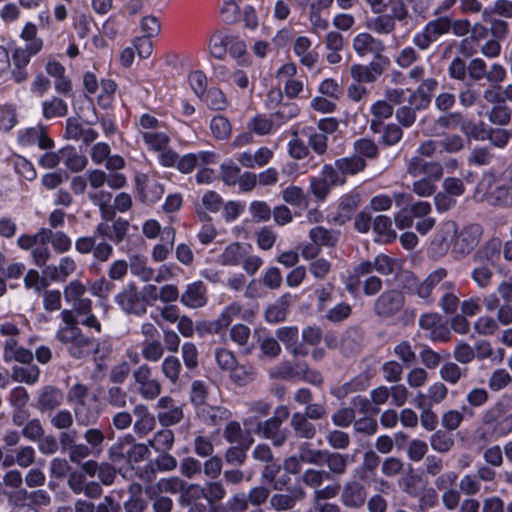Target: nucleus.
<instances>
[{
	"mask_svg": "<svg viewBox=\"0 0 512 512\" xmlns=\"http://www.w3.org/2000/svg\"><path fill=\"white\" fill-rule=\"evenodd\" d=\"M367 27L377 34L387 35L394 32L396 21L389 14H381L371 19L367 23Z\"/></svg>",
	"mask_w": 512,
	"mask_h": 512,
	"instance_id": "49530a36",
	"label": "nucleus"
},
{
	"mask_svg": "<svg viewBox=\"0 0 512 512\" xmlns=\"http://www.w3.org/2000/svg\"><path fill=\"white\" fill-rule=\"evenodd\" d=\"M282 412L281 416H273L269 419L257 423V431L264 438L272 441L274 446L280 447L287 440V431L281 429L282 422L289 416V411L285 406L277 408L276 412Z\"/></svg>",
	"mask_w": 512,
	"mask_h": 512,
	"instance_id": "6e6552de",
	"label": "nucleus"
},
{
	"mask_svg": "<svg viewBox=\"0 0 512 512\" xmlns=\"http://www.w3.org/2000/svg\"><path fill=\"white\" fill-rule=\"evenodd\" d=\"M467 369L461 368L457 363L447 361L439 369L440 378L450 384L456 385L459 381L466 377Z\"/></svg>",
	"mask_w": 512,
	"mask_h": 512,
	"instance_id": "ea45409f",
	"label": "nucleus"
},
{
	"mask_svg": "<svg viewBox=\"0 0 512 512\" xmlns=\"http://www.w3.org/2000/svg\"><path fill=\"white\" fill-rule=\"evenodd\" d=\"M404 295L395 289L383 292L374 302L373 311L381 318H391L404 306Z\"/></svg>",
	"mask_w": 512,
	"mask_h": 512,
	"instance_id": "f8f14e48",
	"label": "nucleus"
},
{
	"mask_svg": "<svg viewBox=\"0 0 512 512\" xmlns=\"http://www.w3.org/2000/svg\"><path fill=\"white\" fill-rule=\"evenodd\" d=\"M60 158L65 166L72 172H80L87 166L86 156L79 154L74 147L66 146L60 149Z\"/></svg>",
	"mask_w": 512,
	"mask_h": 512,
	"instance_id": "72a5a7b5",
	"label": "nucleus"
},
{
	"mask_svg": "<svg viewBox=\"0 0 512 512\" xmlns=\"http://www.w3.org/2000/svg\"><path fill=\"white\" fill-rule=\"evenodd\" d=\"M133 379L138 385L139 394L143 399L154 400L161 394V383L153 377L152 369L148 364L139 365L133 371Z\"/></svg>",
	"mask_w": 512,
	"mask_h": 512,
	"instance_id": "1a4fd4ad",
	"label": "nucleus"
},
{
	"mask_svg": "<svg viewBox=\"0 0 512 512\" xmlns=\"http://www.w3.org/2000/svg\"><path fill=\"white\" fill-rule=\"evenodd\" d=\"M104 400L113 408L124 409L128 406L132 398L120 385H111L104 394Z\"/></svg>",
	"mask_w": 512,
	"mask_h": 512,
	"instance_id": "c9c22d12",
	"label": "nucleus"
},
{
	"mask_svg": "<svg viewBox=\"0 0 512 512\" xmlns=\"http://www.w3.org/2000/svg\"><path fill=\"white\" fill-rule=\"evenodd\" d=\"M247 248L239 242L229 244L220 256V262L225 266H237L245 257Z\"/></svg>",
	"mask_w": 512,
	"mask_h": 512,
	"instance_id": "a19ab883",
	"label": "nucleus"
},
{
	"mask_svg": "<svg viewBox=\"0 0 512 512\" xmlns=\"http://www.w3.org/2000/svg\"><path fill=\"white\" fill-rule=\"evenodd\" d=\"M290 427L299 439L312 440L317 434V428L312 420L305 417L302 412H295L290 419Z\"/></svg>",
	"mask_w": 512,
	"mask_h": 512,
	"instance_id": "a878e982",
	"label": "nucleus"
},
{
	"mask_svg": "<svg viewBox=\"0 0 512 512\" xmlns=\"http://www.w3.org/2000/svg\"><path fill=\"white\" fill-rule=\"evenodd\" d=\"M257 376L256 368L250 364H239L229 372L230 380L239 387H244L252 383Z\"/></svg>",
	"mask_w": 512,
	"mask_h": 512,
	"instance_id": "2f4dec72",
	"label": "nucleus"
},
{
	"mask_svg": "<svg viewBox=\"0 0 512 512\" xmlns=\"http://www.w3.org/2000/svg\"><path fill=\"white\" fill-rule=\"evenodd\" d=\"M248 413L250 414L245 420V425L254 424L259 418L267 416L272 408V404L266 400H254L247 403Z\"/></svg>",
	"mask_w": 512,
	"mask_h": 512,
	"instance_id": "09e8293b",
	"label": "nucleus"
},
{
	"mask_svg": "<svg viewBox=\"0 0 512 512\" xmlns=\"http://www.w3.org/2000/svg\"><path fill=\"white\" fill-rule=\"evenodd\" d=\"M483 236V228L479 224H469L456 232L454 237L452 254L455 258H464L470 254L480 243Z\"/></svg>",
	"mask_w": 512,
	"mask_h": 512,
	"instance_id": "423d86ee",
	"label": "nucleus"
},
{
	"mask_svg": "<svg viewBox=\"0 0 512 512\" xmlns=\"http://www.w3.org/2000/svg\"><path fill=\"white\" fill-rule=\"evenodd\" d=\"M38 29L34 23L28 22L23 27L20 37L27 42V48L31 49L32 52H40L43 47V40L37 37Z\"/></svg>",
	"mask_w": 512,
	"mask_h": 512,
	"instance_id": "864d4df0",
	"label": "nucleus"
},
{
	"mask_svg": "<svg viewBox=\"0 0 512 512\" xmlns=\"http://www.w3.org/2000/svg\"><path fill=\"white\" fill-rule=\"evenodd\" d=\"M134 437L132 435H126L118 438L116 442H114L108 449V458L111 463H120L122 461H127L128 450H126L127 445L133 443Z\"/></svg>",
	"mask_w": 512,
	"mask_h": 512,
	"instance_id": "79ce46f5",
	"label": "nucleus"
},
{
	"mask_svg": "<svg viewBox=\"0 0 512 512\" xmlns=\"http://www.w3.org/2000/svg\"><path fill=\"white\" fill-rule=\"evenodd\" d=\"M180 302L192 309L205 306L207 303V290L204 283L198 280L186 285L185 291L180 296Z\"/></svg>",
	"mask_w": 512,
	"mask_h": 512,
	"instance_id": "4be33fe9",
	"label": "nucleus"
},
{
	"mask_svg": "<svg viewBox=\"0 0 512 512\" xmlns=\"http://www.w3.org/2000/svg\"><path fill=\"white\" fill-rule=\"evenodd\" d=\"M306 496L307 493L301 486L290 487L285 493H274L270 496L269 509L274 512L290 511Z\"/></svg>",
	"mask_w": 512,
	"mask_h": 512,
	"instance_id": "ddd939ff",
	"label": "nucleus"
},
{
	"mask_svg": "<svg viewBox=\"0 0 512 512\" xmlns=\"http://www.w3.org/2000/svg\"><path fill=\"white\" fill-rule=\"evenodd\" d=\"M457 232V225L453 221H446L442 223L436 234L434 235L430 246L429 253L433 258H442L444 257L450 248V245L453 246L454 237Z\"/></svg>",
	"mask_w": 512,
	"mask_h": 512,
	"instance_id": "9b49d317",
	"label": "nucleus"
},
{
	"mask_svg": "<svg viewBox=\"0 0 512 512\" xmlns=\"http://www.w3.org/2000/svg\"><path fill=\"white\" fill-rule=\"evenodd\" d=\"M441 289L444 291L441 299L440 306L446 314H453L457 311L459 306V298L454 293L455 284L451 281H445L441 284Z\"/></svg>",
	"mask_w": 512,
	"mask_h": 512,
	"instance_id": "58836bf2",
	"label": "nucleus"
},
{
	"mask_svg": "<svg viewBox=\"0 0 512 512\" xmlns=\"http://www.w3.org/2000/svg\"><path fill=\"white\" fill-rule=\"evenodd\" d=\"M406 172L413 178L421 175L429 176V178H442L443 166L439 162L427 161L424 157L416 154L406 160Z\"/></svg>",
	"mask_w": 512,
	"mask_h": 512,
	"instance_id": "2eb2a0df",
	"label": "nucleus"
},
{
	"mask_svg": "<svg viewBox=\"0 0 512 512\" xmlns=\"http://www.w3.org/2000/svg\"><path fill=\"white\" fill-rule=\"evenodd\" d=\"M431 448L441 454L448 453L455 444L454 437L447 430H437L429 438Z\"/></svg>",
	"mask_w": 512,
	"mask_h": 512,
	"instance_id": "37998d69",
	"label": "nucleus"
},
{
	"mask_svg": "<svg viewBox=\"0 0 512 512\" xmlns=\"http://www.w3.org/2000/svg\"><path fill=\"white\" fill-rule=\"evenodd\" d=\"M291 295L284 294L279 300L270 305L265 311V319L270 323L282 322L286 318L287 309L290 305Z\"/></svg>",
	"mask_w": 512,
	"mask_h": 512,
	"instance_id": "e433bc0d",
	"label": "nucleus"
},
{
	"mask_svg": "<svg viewBox=\"0 0 512 512\" xmlns=\"http://www.w3.org/2000/svg\"><path fill=\"white\" fill-rule=\"evenodd\" d=\"M43 116L46 119L64 117L68 112L67 104L60 98L53 97L42 104Z\"/></svg>",
	"mask_w": 512,
	"mask_h": 512,
	"instance_id": "13d9d810",
	"label": "nucleus"
},
{
	"mask_svg": "<svg viewBox=\"0 0 512 512\" xmlns=\"http://www.w3.org/2000/svg\"><path fill=\"white\" fill-rule=\"evenodd\" d=\"M352 48L355 53L364 57L368 54L374 56V59L383 60L388 59L383 56V52L385 50V45L382 40L375 38L370 33L361 32L353 37L352 40Z\"/></svg>",
	"mask_w": 512,
	"mask_h": 512,
	"instance_id": "4468645a",
	"label": "nucleus"
},
{
	"mask_svg": "<svg viewBox=\"0 0 512 512\" xmlns=\"http://www.w3.org/2000/svg\"><path fill=\"white\" fill-rule=\"evenodd\" d=\"M175 242V230L166 227L161 232V243L156 244L152 250V259L155 262L165 261L173 250Z\"/></svg>",
	"mask_w": 512,
	"mask_h": 512,
	"instance_id": "cd10ccee",
	"label": "nucleus"
},
{
	"mask_svg": "<svg viewBox=\"0 0 512 512\" xmlns=\"http://www.w3.org/2000/svg\"><path fill=\"white\" fill-rule=\"evenodd\" d=\"M301 481L306 486L316 490L321 487L324 481H331L330 473H326V470L323 469L309 468L302 473Z\"/></svg>",
	"mask_w": 512,
	"mask_h": 512,
	"instance_id": "3c124183",
	"label": "nucleus"
},
{
	"mask_svg": "<svg viewBox=\"0 0 512 512\" xmlns=\"http://www.w3.org/2000/svg\"><path fill=\"white\" fill-rule=\"evenodd\" d=\"M165 348L160 340H146L142 344V357L149 362H158L164 355Z\"/></svg>",
	"mask_w": 512,
	"mask_h": 512,
	"instance_id": "6e6d98bb",
	"label": "nucleus"
},
{
	"mask_svg": "<svg viewBox=\"0 0 512 512\" xmlns=\"http://www.w3.org/2000/svg\"><path fill=\"white\" fill-rule=\"evenodd\" d=\"M38 53L32 52L27 47H18L13 51L12 62L14 68L11 70V75L15 82L21 83L28 78L26 66L29 64L31 57Z\"/></svg>",
	"mask_w": 512,
	"mask_h": 512,
	"instance_id": "5701e85b",
	"label": "nucleus"
},
{
	"mask_svg": "<svg viewBox=\"0 0 512 512\" xmlns=\"http://www.w3.org/2000/svg\"><path fill=\"white\" fill-rule=\"evenodd\" d=\"M254 439L249 437L244 444H237L227 449L225 453V461L234 466H241L245 463L247 458V450L252 445Z\"/></svg>",
	"mask_w": 512,
	"mask_h": 512,
	"instance_id": "a18cd8bd",
	"label": "nucleus"
},
{
	"mask_svg": "<svg viewBox=\"0 0 512 512\" xmlns=\"http://www.w3.org/2000/svg\"><path fill=\"white\" fill-rule=\"evenodd\" d=\"M84 443L78 442L76 430L64 431L59 434L60 449L67 454L73 464H81V461L89 457H99L104 451L105 434L100 428L90 427L83 433Z\"/></svg>",
	"mask_w": 512,
	"mask_h": 512,
	"instance_id": "f03ea898",
	"label": "nucleus"
},
{
	"mask_svg": "<svg viewBox=\"0 0 512 512\" xmlns=\"http://www.w3.org/2000/svg\"><path fill=\"white\" fill-rule=\"evenodd\" d=\"M74 415L79 426L89 427L98 422L99 413L89 407L86 403L74 406Z\"/></svg>",
	"mask_w": 512,
	"mask_h": 512,
	"instance_id": "8fccbe9b",
	"label": "nucleus"
},
{
	"mask_svg": "<svg viewBox=\"0 0 512 512\" xmlns=\"http://www.w3.org/2000/svg\"><path fill=\"white\" fill-rule=\"evenodd\" d=\"M366 167L364 158L358 155L336 159L334 164H326L321 174L328 178L333 185H344L347 176H354Z\"/></svg>",
	"mask_w": 512,
	"mask_h": 512,
	"instance_id": "7ed1b4c3",
	"label": "nucleus"
},
{
	"mask_svg": "<svg viewBox=\"0 0 512 512\" xmlns=\"http://www.w3.org/2000/svg\"><path fill=\"white\" fill-rule=\"evenodd\" d=\"M132 413L134 416L133 431L136 436L143 438L155 429L156 418L146 405L141 403L135 405Z\"/></svg>",
	"mask_w": 512,
	"mask_h": 512,
	"instance_id": "6ab92c4d",
	"label": "nucleus"
},
{
	"mask_svg": "<svg viewBox=\"0 0 512 512\" xmlns=\"http://www.w3.org/2000/svg\"><path fill=\"white\" fill-rule=\"evenodd\" d=\"M56 338L66 346L67 352L74 359H82L92 352H98V343L93 338L85 335L81 329L67 330L61 335H56Z\"/></svg>",
	"mask_w": 512,
	"mask_h": 512,
	"instance_id": "20e7f679",
	"label": "nucleus"
},
{
	"mask_svg": "<svg viewBox=\"0 0 512 512\" xmlns=\"http://www.w3.org/2000/svg\"><path fill=\"white\" fill-rule=\"evenodd\" d=\"M324 463L328 467L326 473H330V479L333 480L335 476L339 477L346 473L349 464V456L327 450Z\"/></svg>",
	"mask_w": 512,
	"mask_h": 512,
	"instance_id": "7c9ffc66",
	"label": "nucleus"
},
{
	"mask_svg": "<svg viewBox=\"0 0 512 512\" xmlns=\"http://www.w3.org/2000/svg\"><path fill=\"white\" fill-rule=\"evenodd\" d=\"M135 182L136 189L143 202L153 203L164 193L162 184L155 177H149L146 174H137L135 176Z\"/></svg>",
	"mask_w": 512,
	"mask_h": 512,
	"instance_id": "a211bd4d",
	"label": "nucleus"
},
{
	"mask_svg": "<svg viewBox=\"0 0 512 512\" xmlns=\"http://www.w3.org/2000/svg\"><path fill=\"white\" fill-rule=\"evenodd\" d=\"M483 20L490 23V32L497 40L506 38L509 33V25L506 21L493 18L490 16V11L485 8L482 12Z\"/></svg>",
	"mask_w": 512,
	"mask_h": 512,
	"instance_id": "4d7b16f0",
	"label": "nucleus"
},
{
	"mask_svg": "<svg viewBox=\"0 0 512 512\" xmlns=\"http://www.w3.org/2000/svg\"><path fill=\"white\" fill-rule=\"evenodd\" d=\"M461 132L467 139L484 140L487 136V131L483 123H476L464 117Z\"/></svg>",
	"mask_w": 512,
	"mask_h": 512,
	"instance_id": "0e129e2a",
	"label": "nucleus"
},
{
	"mask_svg": "<svg viewBox=\"0 0 512 512\" xmlns=\"http://www.w3.org/2000/svg\"><path fill=\"white\" fill-rule=\"evenodd\" d=\"M229 44V35L215 32L209 43L210 54L217 59H224Z\"/></svg>",
	"mask_w": 512,
	"mask_h": 512,
	"instance_id": "bf43d9fd",
	"label": "nucleus"
},
{
	"mask_svg": "<svg viewBox=\"0 0 512 512\" xmlns=\"http://www.w3.org/2000/svg\"><path fill=\"white\" fill-rule=\"evenodd\" d=\"M332 186L334 185L331 181L323 175L322 177H312L309 183L310 192L319 201L326 199Z\"/></svg>",
	"mask_w": 512,
	"mask_h": 512,
	"instance_id": "052dcab7",
	"label": "nucleus"
},
{
	"mask_svg": "<svg viewBox=\"0 0 512 512\" xmlns=\"http://www.w3.org/2000/svg\"><path fill=\"white\" fill-rule=\"evenodd\" d=\"M142 137L148 147L154 151H162L168 147L169 136L159 131H142Z\"/></svg>",
	"mask_w": 512,
	"mask_h": 512,
	"instance_id": "5fc2aeb1",
	"label": "nucleus"
},
{
	"mask_svg": "<svg viewBox=\"0 0 512 512\" xmlns=\"http://www.w3.org/2000/svg\"><path fill=\"white\" fill-rule=\"evenodd\" d=\"M129 229V222L117 218L111 225L100 222L96 225L93 235L83 236L75 241V249L80 254H93L100 263L107 262L113 254V245L124 241Z\"/></svg>",
	"mask_w": 512,
	"mask_h": 512,
	"instance_id": "f257e3e1",
	"label": "nucleus"
},
{
	"mask_svg": "<svg viewBox=\"0 0 512 512\" xmlns=\"http://www.w3.org/2000/svg\"><path fill=\"white\" fill-rule=\"evenodd\" d=\"M491 182V176L484 177L475 189L474 198L477 201L485 200L493 206H512V185L498 184L488 192Z\"/></svg>",
	"mask_w": 512,
	"mask_h": 512,
	"instance_id": "39448f33",
	"label": "nucleus"
},
{
	"mask_svg": "<svg viewBox=\"0 0 512 512\" xmlns=\"http://www.w3.org/2000/svg\"><path fill=\"white\" fill-rule=\"evenodd\" d=\"M311 41L308 37L300 36L294 42V53L299 58L302 65L312 68L318 61V54L310 51Z\"/></svg>",
	"mask_w": 512,
	"mask_h": 512,
	"instance_id": "c756f323",
	"label": "nucleus"
},
{
	"mask_svg": "<svg viewBox=\"0 0 512 512\" xmlns=\"http://www.w3.org/2000/svg\"><path fill=\"white\" fill-rule=\"evenodd\" d=\"M373 271L372 261H363L359 263L355 266L353 272L348 277L347 289L351 292L355 291L360 283V278L371 274Z\"/></svg>",
	"mask_w": 512,
	"mask_h": 512,
	"instance_id": "680f3d73",
	"label": "nucleus"
},
{
	"mask_svg": "<svg viewBox=\"0 0 512 512\" xmlns=\"http://www.w3.org/2000/svg\"><path fill=\"white\" fill-rule=\"evenodd\" d=\"M64 394L56 386L45 385L37 393L35 407L42 413L51 412L60 407Z\"/></svg>",
	"mask_w": 512,
	"mask_h": 512,
	"instance_id": "f3484780",
	"label": "nucleus"
},
{
	"mask_svg": "<svg viewBox=\"0 0 512 512\" xmlns=\"http://www.w3.org/2000/svg\"><path fill=\"white\" fill-rule=\"evenodd\" d=\"M281 194L283 201L292 206L304 208L308 207V197L305 194L304 190L299 186H288L281 192Z\"/></svg>",
	"mask_w": 512,
	"mask_h": 512,
	"instance_id": "de8ad7c7",
	"label": "nucleus"
},
{
	"mask_svg": "<svg viewBox=\"0 0 512 512\" xmlns=\"http://www.w3.org/2000/svg\"><path fill=\"white\" fill-rule=\"evenodd\" d=\"M438 87V81L434 78L423 79L418 88L410 95L409 102H416L417 109H425L429 106L432 93Z\"/></svg>",
	"mask_w": 512,
	"mask_h": 512,
	"instance_id": "393cba45",
	"label": "nucleus"
},
{
	"mask_svg": "<svg viewBox=\"0 0 512 512\" xmlns=\"http://www.w3.org/2000/svg\"><path fill=\"white\" fill-rule=\"evenodd\" d=\"M19 142L25 146L37 144L41 149H49L54 144L43 125L26 129L19 136Z\"/></svg>",
	"mask_w": 512,
	"mask_h": 512,
	"instance_id": "b1692460",
	"label": "nucleus"
},
{
	"mask_svg": "<svg viewBox=\"0 0 512 512\" xmlns=\"http://www.w3.org/2000/svg\"><path fill=\"white\" fill-rule=\"evenodd\" d=\"M388 59H374L367 65L353 64L350 73L355 82L373 83L384 73Z\"/></svg>",
	"mask_w": 512,
	"mask_h": 512,
	"instance_id": "dca6fc26",
	"label": "nucleus"
},
{
	"mask_svg": "<svg viewBox=\"0 0 512 512\" xmlns=\"http://www.w3.org/2000/svg\"><path fill=\"white\" fill-rule=\"evenodd\" d=\"M447 33H449L448 17H439L427 22L423 30L414 35L413 43L420 50H426L430 47L431 43L437 41L439 37Z\"/></svg>",
	"mask_w": 512,
	"mask_h": 512,
	"instance_id": "9d476101",
	"label": "nucleus"
},
{
	"mask_svg": "<svg viewBox=\"0 0 512 512\" xmlns=\"http://www.w3.org/2000/svg\"><path fill=\"white\" fill-rule=\"evenodd\" d=\"M340 237V232L334 229H326L322 226H317L309 231V238L312 242L321 246L333 247L337 244Z\"/></svg>",
	"mask_w": 512,
	"mask_h": 512,
	"instance_id": "f704fd0d",
	"label": "nucleus"
},
{
	"mask_svg": "<svg viewBox=\"0 0 512 512\" xmlns=\"http://www.w3.org/2000/svg\"><path fill=\"white\" fill-rule=\"evenodd\" d=\"M366 498L365 487L357 481H349L343 486L340 501L347 508L358 509L364 505Z\"/></svg>",
	"mask_w": 512,
	"mask_h": 512,
	"instance_id": "412c9836",
	"label": "nucleus"
},
{
	"mask_svg": "<svg viewBox=\"0 0 512 512\" xmlns=\"http://www.w3.org/2000/svg\"><path fill=\"white\" fill-rule=\"evenodd\" d=\"M268 375L270 379L273 380H286L291 381L300 376L299 369H297L296 364H293L291 361L284 360L279 364L271 367L268 370Z\"/></svg>",
	"mask_w": 512,
	"mask_h": 512,
	"instance_id": "4c0bfd02",
	"label": "nucleus"
},
{
	"mask_svg": "<svg viewBox=\"0 0 512 512\" xmlns=\"http://www.w3.org/2000/svg\"><path fill=\"white\" fill-rule=\"evenodd\" d=\"M40 376V369L36 365L29 367L15 366L12 368V379L29 385L35 384Z\"/></svg>",
	"mask_w": 512,
	"mask_h": 512,
	"instance_id": "603ef678",
	"label": "nucleus"
},
{
	"mask_svg": "<svg viewBox=\"0 0 512 512\" xmlns=\"http://www.w3.org/2000/svg\"><path fill=\"white\" fill-rule=\"evenodd\" d=\"M181 371L182 364L176 356L168 355L163 359L161 372L171 384L175 385L179 382Z\"/></svg>",
	"mask_w": 512,
	"mask_h": 512,
	"instance_id": "c03bdc74",
	"label": "nucleus"
},
{
	"mask_svg": "<svg viewBox=\"0 0 512 512\" xmlns=\"http://www.w3.org/2000/svg\"><path fill=\"white\" fill-rule=\"evenodd\" d=\"M115 302L126 314L141 316L147 311L145 296L141 295L133 284L123 287L115 296Z\"/></svg>",
	"mask_w": 512,
	"mask_h": 512,
	"instance_id": "0eeeda50",
	"label": "nucleus"
},
{
	"mask_svg": "<svg viewBox=\"0 0 512 512\" xmlns=\"http://www.w3.org/2000/svg\"><path fill=\"white\" fill-rule=\"evenodd\" d=\"M364 342V332L359 327L348 328L340 341V349L346 356L357 353Z\"/></svg>",
	"mask_w": 512,
	"mask_h": 512,
	"instance_id": "bb28decb",
	"label": "nucleus"
},
{
	"mask_svg": "<svg viewBox=\"0 0 512 512\" xmlns=\"http://www.w3.org/2000/svg\"><path fill=\"white\" fill-rule=\"evenodd\" d=\"M41 244L51 243L55 251L59 253L67 252L72 245L71 239L62 231L53 232L52 229H40Z\"/></svg>",
	"mask_w": 512,
	"mask_h": 512,
	"instance_id": "c85d7f7f",
	"label": "nucleus"
},
{
	"mask_svg": "<svg viewBox=\"0 0 512 512\" xmlns=\"http://www.w3.org/2000/svg\"><path fill=\"white\" fill-rule=\"evenodd\" d=\"M215 360L222 371L230 372L238 363L235 354L224 347L216 348L214 351Z\"/></svg>",
	"mask_w": 512,
	"mask_h": 512,
	"instance_id": "69168bd1",
	"label": "nucleus"
},
{
	"mask_svg": "<svg viewBox=\"0 0 512 512\" xmlns=\"http://www.w3.org/2000/svg\"><path fill=\"white\" fill-rule=\"evenodd\" d=\"M213 136L216 139L224 140L231 135V125L227 118L222 115L213 117L210 123Z\"/></svg>",
	"mask_w": 512,
	"mask_h": 512,
	"instance_id": "774afa93",
	"label": "nucleus"
},
{
	"mask_svg": "<svg viewBox=\"0 0 512 512\" xmlns=\"http://www.w3.org/2000/svg\"><path fill=\"white\" fill-rule=\"evenodd\" d=\"M174 442V433L170 429H161L154 434V450L156 452H168Z\"/></svg>",
	"mask_w": 512,
	"mask_h": 512,
	"instance_id": "338daca9",
	"label": "nucleus"
},
{
	"mask_svg": "<svg viewBox=\"0 0 512 512\" xmlns=\"http://www.w3.org/2000/svg\"><path fill=\"white\" fill-rule=\"evenodd\" d=\"M198 414L205 423L212 426L220 425L231 417V412L223 406L204 405L199 408Z\"/></svg>",
	"mask_w": 512,
	"mask_h": 512,
	"instance_id": "473e14b6",
	"label": "nucleus"
},
{
	"mask_svg": "<svg viewBox=\"0 0 512 512\" xmlns=\"http://www.w3.org/2000/svg\"><path fill=\"white\" fill-rule=\"evenodd\" d=\"M448 396V388L443 382L437 381L430 384L425 392H418L414 404L417 408L438 405Z\"/></svg>",
	"mask_w": 512,
	"mask_h": 512,
	"instance_id": "aec40b11",
	"label": "nucleus"
},
{
	"mask_svg": "<svg viewBox=\"0 0 512 512\" xmlns=\"http://www.w3.org/2000/svg\"><path fill=\"white\" fill-rule=\"evenodd\" d=\"M249 437L250 434L245 433L236 421L229 422L224 429V438L231 444H244Z\"/></svg>",
	"mask_w": 512,
	"mask_h": 512,
	"instance_id": "e2e57ef3",
	"label": "nucleus"
}]
</instances>
